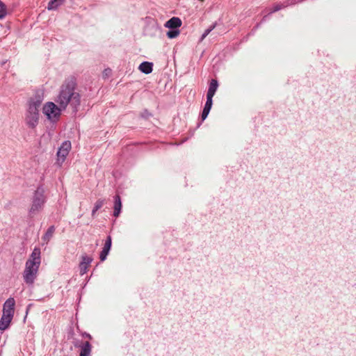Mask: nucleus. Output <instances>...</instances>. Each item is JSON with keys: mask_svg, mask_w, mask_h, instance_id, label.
<instances>
[{"mask_svg": "<svg viewBox=\"0 0 356 356\" xmlns=\"http://www.w3.org/2000/svg\"><path fill=\"white\" fill-rule=\"evenodd\" d=\"M12 320L13 318L2 314L0 319V330L2 331L6 330L9 327Z\"/></svg>", "mask_w": 356, "mask_h": 356, "instance_id": "nucleus-13", "label": "nucleus"}, {"mask_svg": "<svg viewBox=\"0 0 356 356\" xmlns=\"http://www.w3.org/2000/svg\"><path fill=\"white\" fill-rule=\"evenodd\" d=\"M209 112H210V109H207V108H204L202 113V120H204L207 118Z\"/></svg>", "mask_w": 356, "mask_h": 356, "instance_id": "nucleus-23", "label": "nucleus"}, {"mask_svg": "<svg viewBox=\"0 0 356 356\" xmlns=\"http://www.w3.org/2000/svg\"><path fill=\"white\" fill-rule=\"evenodd\" d=\"M218 87V81L216 79H212L210 82L207 96L213 97Z\"/></svg>", "mask_w": 356, "mask_h": 356, "instance_id": "nucleus-16", "label": "nucleus"}, {"mask_svg": "<svg viewBox=\"0 0 356 356\" xmlns=\"http://www.w3.org/2000/svg\"><path fill=\"white\" fill-rule=\"evenodd\" d=\"M72 148L71 142L70 140H65L62 143L61 145L58 148L57 152V159L56 163L58 165H61L64 161L67 156L68 155L70 149Z\"/></svg>", "mask_w": 356, "mask_h": 356, "instance_id": "nucleus-7", "label": "nucleus"}, {"mask_svg": "<svg viewBox=\"0 0 356 356\" xmlns=\"http://www.w3.org/2000/svg\"><path fill=\"white\" fill-rule=\"evenodd\" d=\"M138 69L142 72L148 74L152 72V63L149 62H143L140 65Z\"/></svg>", "mask_w": 356, "mask_h": 356, "instance_id": "nucleus-14", "label": "nucleus"}, {"mask_svg": "<svg viewBox=\"0 0 356 356\" xmlns=\"http://www.w3.org/2000/svg\"><path fill=\"white\" fill-rule=\"evenodd\" d=\"M104 204V200H98L95 204V206H94V208L92 211V216H95V213L97 211H98Z\"/></svg>", "mask_w": 356, "mask_h": 356, "instance_id": "nucleus-18", "label": "nucleus"}, {"mask_svg": "<svg viewBox=\"0 0 356 356\" xmlns=\"http://www.w3.org/2000/svg\"><path fill=\"white\" fill-rule=\"evenodd\" d=\"M54 232V227H50L47 229V231L46 232L44 235L42 236V240L45 243H48L49 241V240L51 238V237L53 236Z\"/></svg>", "mask_w": 356, "mask_h": 356, "instance_id": "nucleus-17", "label": "nucleus"}, {"mask_svg": "<svg viewBox=\"0 0 356 356\" xmlns=\"http://www.w3.org/2000/svg\"><path fill=\"white\" fill-rule=\"evenodd\" d=\"M182 25V21L178 17H172L164 24V27L169 29L166 36L169 39H175L179 36L181 31L179 28Z\"/></svg>", "mask_w": 356, "mask_h": 356, "instance_id": "nucleus-5", "label": "nucleus"}, {"mask_svg": "<svg viewBox=\"0 0 356 356\" xmlns=\"http://www.w3.org/2000/svg\"><path fill=\"white\" fill-rule=\"evenodd\" d=\"M111 248V236H108L104 246L103 248V250H102L100 253V259L101 261H104L106 259L107 255L109 253V251Z\"/></svg>", "mask_w": 356, "mask_h": 356, "instance_id": "nucleus-11", "label": "nucleus"}, {"mask_svg": "<svg viewBox=\"0 0 356 356\" xmlns=\"http://www.w3.org/2000/svg\"><path fill=\"white\" fill-rule=\"evenodd\" d=\"M64 0H50L47 5L48 10H56L61 5H63Z\"/></svg>", "mask_w": 356, "mask_h": 356, "instance_id": "nucleus-15", "label": "nucleus"}, {"mask_svg": "<svg viewBox=\"0 0 356 356\" xmlns=\"http://www.w3.org/2000/svg\"><path fill=\"white\" fill-rule=\"evenodd\" d=\"M281 9V6L280 5H275L274 7H273V12H275V11H277Z\"/></svg>", "mask_w": 356, "mask_h": 356, "instance_id": "nucleus-24", "label": "nucleus"}, {"mask_svg": "<svg viewBox=\"0 0 356 356\" xmlns=\"http://www.w3.org/2000/svg\"><path fill=\"white\" fill-rule=\"evenodd\" d=\"M43 115L51 124H56L60 119L62 112L65 110L59 104L53 102H45L41 108Z\"/></svg>", "mask_w": 356, "mask_h": 356, "instance_id": "nucleus-4", "label": "nucleus"}, {"mask_svg": "<svg viewBox=\"0 0 356 356\" xmlns=\"http://www.w3.org/2000/svg\"><path fill=\"white\" fill-rule=\"evenodd\" d=\"M75 346L80 349L79 356H90L92 346L88 341L81 342L80 343H76Z\"/></svg>", "mask_w": 356, "mask_h": 356, "instance_id": "nucleus-9", "label": "nucleus"}, {"mask_svg": "<svg viewBox=\"0 0 356 356\" xmlns=\"http://www.w3.org/2000/svg\"><path fill=\"white\" fill-rule=\"evenodd\" d=\"M44 202L45 198L43 194L39 191H36L29 209L30 215L33 216L40 212L42 209Z\"/></svg>", "mask_w": 356, "mask_h": 356, "instance_id": "nucleus-6", "label": "nucleus"}, {"mask_svg": "<svg viewBox=\"0 0 356 356\" xmlns=\"http://www.w3.org/2000/svg\"><path fill=\"white\" fill-rule=\"evenodd\" d=\"M42 101L43 97L42 95H35L27 102L24 118L26 126L31 129H35L39 124L40 111Z\"/></svg>", "mask_w": 356, "mask_h": 356, "instance_id": "nucleus-2", "label": "nucleus"}, {"mask_svg": "<svg viewBox=\"0 0 356 356\" xmlns=\"http://www.w3.org/2000/svg\"><path fill=\"white\" fill-rule=\"evenodd\" d=\"M110 72H111V70H109V69H108V70H106L104 71V72L106 73V74H108V73H109Z\"/></svg>", "mask_w": 356, "mask_h": 356, "instance_id": "nucleus-25", "label": "nucleus"}, {"mask_svg": "<svg viewBox=\"0 0 356 356\" xmlns=\"http://www.w3.org/2000/svg\"><path fill=\"white\" fill-rule=\"evenodd\" d=\"M209 112H210V109H207V108H204L202 113V120H204L207 118Z\"/></svg>", "mask_w": 356, "mask_h": 356, "instance_id": "nucleus-22", "label": "nucleus"}, {"mask_svg": "<svg viewBox=\"0 0 356 356\" xmlns=\"http://www.w3.org/2000/svg\"><path fill=\"white\" fill-rule=\"evenodd\" d=\"M56 103L66 109L70 103L74 107L81 104V95L76 91V81L74 78L66 79L60 87Z\"/></svg>", "mask_w": 356, "mask_h": 356, "instance_id": "nucleus-1", "label": "nucleus"}, {"mask_svg": "<svg viewBox=\"0 0 356 356\" xmlns=\"http://www.w3.org/2000/svg\"><path fill=\"white\" fill-rule=\"evenodd\" d=\"M7 15V8L6 5L0 1V19H3Z\"/></svg>", "mask_w": 356, "mask_h": 356, "instance_id": "nucleus-19", "label": "nucleus"}, {"mask_svg": "<svg viewBox=\"0 0 356 356\" xmlns=\"http://www.w3.org/2000/svg\"><path fill=\"white\" fill-rule=\"evenodd\" d=\"M15 300L13 298H9L6 300L3 307V315L13 318L15 313Z\"/></svg>", "mask_w": 356, "mask_h": 356, "instance_id": "nucleus-8", "label": "nucleus"}, {"mask_svg": "<svg viewBox=\"0 0 356 356\" xmlns=\"http://www.w3.org/2000/svg\"><path fill=\"white\" fill-rule=\"evenodd\" d=\"M40 264V248H35L29 258L26 261L25 268L23 272V278L27 284L32 285L34 283L38 276Z\"/></svg>", "mask_w": 356, "mask_h": 356, "instance_id": "nucleus-3", "label": "nucleus"}, {"mask_svg": "<svg viewBox=\"0 0 356 356\" xmlns=\"http://www.w3.org/2000/svg\"><path fill=\"white\" fill-rule=\"evenodd\" d=\"M214 29V26H211L209 29H207L204 31V33L202 34L201 37V41H202L209 33L210 32Z\"/></svg>", "mask_w": 356, "mask_h": 356, "instance_id": "nucleus-21", "label": "nucleus"}, {"mask_svg": "<svg viewBox=\"0 0 356 356\" xmlns=\"http://www.w3.org/2000/svg\"><path fill=\"white\" fill-rule=\"evenodd\" d=\"M84 336H86V337H88L89 339L91 338L90 335L88 334H85Z\"/></svg>", "mask_w": 356, "mask_h": 356, "instance_id": "nucleus-26", "label": "nucleus"}, {"mask_svg": "<svg viewBox=\"0 0 356 356\" xmlns=\"http://www.w3.org/2000/svg\"><path fill=\"white\" fill-rule=\"evenodd\" d=\"M212 99H213V97H210V96H207V102H206V104L204 105V108H205L211 110L212 104H213Z\"/></svg>", "mask_w": 356, "mask_h": 356, "instance_id": "nucleus-20", "label": "nucleus"}, {"mask_svg": "<svg viewBox=\"0 0 356 356\" xmlns=\"http://www.w3.org/2000/svg\"><path fill=\"white\" fill-rule=\"evenodd\" d=\"M92 261V259L86 255L82 257V261L79 264L80 273L84 275L88 268L90 264Z\"/></svg>", "mask_w": 356, "mask_h": 356, "instance_id": "nucleus-10", "label": "nucleus"}, {"mask_svg": "<svg viewBox=\"0 0 356 356\" xmlns=\"http://www.w3.org/2000/svg\"><path fill=\"white\" fill-rule=\"evenodd\" d=\"M122 209V202L120 197L119 195H115L114 197V207H113V216L115 217H118L120 214Z\"/></svg>", "mask_w": 356, "mask_h": 356, "instance_id": "nucleus-12", "label": "nucleus"}]
</instances>
